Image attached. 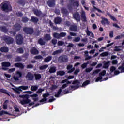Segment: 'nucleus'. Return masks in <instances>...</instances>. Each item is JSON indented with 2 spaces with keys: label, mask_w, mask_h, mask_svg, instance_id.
I'll return each mask as SVG.
<instances>
[{
  "label": "nucleus",
  "mask_w": 124,
  "mask_h": 124,
  "mask_svg": "<svg viewBox=\"0 0 124 124\" xmlns=\"http://www.w3.org/2000/svg\"><path fill=\"white\" fill-rule=\"evenodd\" d=\"M20 97L21 98H23V99L20 100V103L21 105H24V107H26V104H28L31 102V100L29 99L30 96L28 94L20 95Z\"/></svg>",
  "instance_id": "nucleus-1"
},
{
  "label": "nucleus",
  "mask_w": 124,
  "mask_h": 124,
  "mask_svg": "<svg viewBox=\"0 0 124 124\" xmlns=\"http://www.w3.org/2000/svg\"><path fill=\"white\" fill-rule=\"evenodd\" d=\"M1 9L3 11H11L12 10L11 6L7 2H3L1 4Z\"/></svg>",
  "instance_id": "nucleus-2"
},
{
  "label": "nucleus",
  "mask_w": 124,
  "mask_h": 124,
  "mask_svg": "<svg viewBox=\"0 0 124 124\" xmlns=\"http://www.w3.org/2000/svg\"><path fill=\"white\" fill-rule=\"evenodd\" d=\"M23 31L27 34L32 35L34 31L32 27H24L23 28Z\"/></svg>",
  "instance_id": "nucleus-3"
},
{
  "label": "nucleus",
  "mask_w": 124,
  "mask_h": 124,
  "mask_svg": "<svg viewBox=\"0 0 124 124\" xmlns=\"http://www.w3.org/2000/svg\"><path fill=\"white\" fill-rule=\"evenodd\" d=\"M2 39L8 45L12 44L14 42V39L11 37H9L8 36H3Z\"/></svg>",
  "instance_id": "nucleus-4"
},
{
  "label": "nucleus",
  "mask_w": 124,
  "mask_h": 124,
  "mask_svg": "<svg viewBox=\"0 0 124 124\" xmlns=\"http://www.w3.org/2000/svg\"><path fill=\"white\" fill-rule=\"evenodd\" d=\"M74 0H70V5H68V9L71 10L72 9V7L71 6L73 7H76L77 8L79 7V1H74Z\"/></svg>",
  "instance_id": "nucleus-5"
},
{
  "label": "nucleus",
  "mask_w": 124,
  "mask_h": 124,
  "mask_svg": "<svg viewBox=\"0 0 124 124\" xmlns=\"http://www.w3.org/2000/svg\"><path fill=\"white\" fill-rule=\"evenodd\" d=\"M58 61L61 63L67 62L68 61V58L66 55H61L59 57Z\"/></svg>",
  "instance_id": "nucleus-6"
},
{
  "label": "nucleus",
  "mask_w": 124,
  "mask_h": 124,
  "mask_svg": "<svg viewBox=\"0 0 124 124\" xmlns=\"http://www.w3.org/2000/svg\"><path fill=\"white\" fill-rule=\"evenodd\" d=\"M16 42L18 45H22L23 42V37L20 34H17L16 36Z\"/></svg>",
  "instance_id": "nucleus-7"
},
{
  "label": "nucleus",
  "mask_w": 124,
  "mask_h": 124,
  "mask_svg": "<svg viewBox=\"0 0 124 124\" xmlns=\"http://www.w3.org/2000/svg\"><path fill=\"white\" fill-rule=\"evenodd\" d=\"M73 17L74 20H76L78 22H80L81 18L79 13L78 12H76L73 14Z\"/></svg>",
  "instance_id": "nucleus-8"
},
{
  "label": "nucleus",
  "mask_w": 124,
  "mask_h": 124,
  "mask_svg": "<svg viewBox=\"0 0 124 124\" xmlns=\"http://www.w3.org/2000/svg\"><path fill=\"white\" fill-rule=\"evenodd\" d=\"M101 19L102 20L100 21L101 24H102L103 25H109L110 24V22L108 20V19L103 17H101Z\"/></svg>",
  "instance_id": "nucleus-9"
},
{
  "label": "nucleus",
  "mask_w": 124,
  "mask_h": 124,
  "mask_svg": "<svg viewBox=\"0 0 124 124\" xmlns=\"http://www.w3.org/2000/svg\"><path fill=\"white\" fill-rule=\"evenodd\" d=\"M10 66L11 63H10L9 62H6L2 63V66L3 67L2 69L4 70H7L8 68L6 67H9Z\"/></svg>",
  "instance_id": "nucleus-10"
},
{
  "label": "nucleus",
  "mask_w": 124,
  "mask_h": 124,
  "mask_svg": "<svg viewBox=\"0 0 124 124\" xmlns=\"http://www.w3.org/2000/svg\"><path fill=\"white\" fill-rule=\"evenodd\" d=\"M30 52L31 54L34 55H36L39 54V51L35 47H32L31 48V50H30Z\"/></svg>",
  "instance_id": "nucleus-11"
},
{
  "label": "nucleus",
  "mask_w": 124,
  "mask_h": 124,
  "mask_svg": "<svg viewBox=\"0 0 124 124\" xmlns=\"http://www.w3.org/2000/svg\"><path fill=\"white\" fill-rule=\"evenodd\" d=\"M14 67L17 68H20L21 69H23L24 68H25V66L24 65V64L20 62L15 63Z\"/></svg>",
  "instance_id": "nucleus-12"
},
{
  "label": "nucleus",
  "mask_w": 124,
  "mask_h": 124,
  "mask_svg": "<svg viewBox=\"0 0 124 124\" xmlns=\"http://www.w3.org/2000/svg\"><path fill=\"white\" fill-rule=\"evenodd\" d=\"M26 78L28 79L29 81H32L34 78V75L33 74L28 72L26 76Z\"/></svg>",
  "instance_id": "nucleus-13"
},
{
  "label": "nucleus",
  "mask_w": 124,
  "mask_h": 124,
  "mask_svg": "<svg viewBox=\"0 0 124 124\" xmlns=\"http://www.w3.org/2000/svg\"><path fill=\"white\" fill-rule=\"evenodd\" d=\"M70 31L77 32L78 31V27L75 25H72L69 27Z\"/></svg>",
  "instance_id": "nucleus-14"
},
{
  "label": "nucleus",
  "mask_w": 124,
  "mask_h": 124,
  "mask_svg": "<svg viewBox=\"0 0 124 124\" xmlns=\"http://www.w3.org/2000/svg\"><path fill=\"white\" fill-rule=\"evenodd\" d=\"M14 28L15 31H19L21 29L22 26L20 24L16 23L14 25Z\"/></svg>",
  "instance_id": "nucleus-15"
},
{
  "label": "nucleus",
  "mask_w": 124,
  "mask_h": 124,
  "mask_svg": "<svg viewBox=\"0 0 124 124\" xmlns=\"http://www.w3.org/2000/svg\"><path fill=\"white\" fill-rule=\"evenodd\" d=\"M81 20H82L83 22H87V17L86 16V13L85 11H82L81 13Z\"/></svg>",
  "instance_id": "nucleus-16"
},
{
  "label": "nucleus",
  "mask_w": 124,
  "mask_h": 124,
  "mask_svg": "<svg viewBox=\"0 0 124 124\" xmlns=\"http://www.w3.org/2000/svg\"><path fill=\"white\" fill-rule=\"evenodd\" d=\"M72 67H73V65H71V64H69L68 66H67L66 69H67V70H68V73H71L73 71H74L75 68H72Z\"/></svg>",
  "instance_id": "nucleus-17"
},
{
  "label": "nucleus",
  "mask_w": 124,
  "mask_h": 124,
  "mask_svg": "<svg viewBox=\"0 0 124 124\" xmlns=\"http://www.w3.org/2000/svg\"><path fill=\"white\" fill-rule=\"evenodd\" d=\"M0 51L2 53H7L9 51V49L7 46H1L0 49Z\"/></svg>",
  "instance_id": "nucleus-18"
},
{
  "label": "nucleus",
  "mask_w": 124,
  "mask_h": 124,
  "mask_svg": "<svg viewBox=\"0 0 124 124\" xmlns=\"http://www.w3.org/2000/svg\"><path fill=\"white\" fill-rule=\"evenodd\" d=\"M62 21V20L60 17H55L54 19V23L55 24H60Z\"/></svg>",
  "instance_id": "nucleus-19"
},
{
  "label": "nucleus",
  "mask_w": 124,
  "mask_h": 124,
  "mask_svg": "<svg viewBox=\"0 0 124 124\" xmlns=\"http://www.w3.org/2000/svg\"><path fill=\"white\" fill-rule=\"evenodd\" d=\"M47 5L48 6L50 7H52L53 6H55V1L53 0H49L47 1Z\"/></svg>",
  "instance_id": "nucleus-20"
},
{
  "label": "nucleus",
  "mask_w": 124,
  "mask_h": 124,
  "mask_svg": "<svg viewBox=\"0 0 124 124\" xmlns=\"http://www.w3.org/2000/svg\"><path fill=\"white\" fill-rule=\"evenodd\" d=\"M57 69L56 67L55 66H53V67H50V69L49 70V72L50 74H53L56 72Z\"/></svg>",
  "instance_id": "nucleus-21"
},
{
  "label": "nucleus",
  "mask_w": 124,
  "mask_h": 124,
  "mask_svg": "<svg viewBox=\"0 0 124 124\" xmlns=\"http://www.w3.org/2000/svg\"><path fill=\"white\" fill-rule=\"evenodd\" d=\"M110 61H107L106 62L104 63L103 68L105 69H108L110 65Z\"/></svg>",
  "instance_id": "nucleus-22"
},
{
  "label": "nucleus",
  "mask_w": 124,
  "mask_h": 124,
  "mask_svg": "<svg viewBox=\"0 0 124 124\" xmlns=\"http://www.w3.org/2000/svg\"><path fill=\"white\" fill-rule=\"evenodd\" d=\"M34 77H35V79L36 80H39V79H40L41 78V75L39 73H35L34 74Z\"/></svg>",
  "instance_id": "nucleus-23"
},
{
  "label": "nucleus",
  "mask_w": 124,
  "mask_h": 124,
  "mask_svg": "<svg viewBox=\"0 0 124 124\" xmlns=\"http://www.w3.org/2000/svg\"><path fill=\"white\" fill-rule=\"evenodd\" d=\"M1 31L4 33H7L8 32V30L5 26H2L0 27Z\"/></svg>",
  "instance_id": "nucleus-24"
},
{
  "label": "nucleus",
  "mask_w": 124,
  "mask_h": 124,
  "mask_svg": "<svg viewBox=\"0 0 124 124\" xmlns=\"http://www.w3.org/2000/svg\"><path fill=\"white\" fill-rule=\"evenodd\" d=\"M0 92L5 94H7L8 96H10V94L9 93L8 91L6 89H0Z\"/></svg>",
  "instance_id": "nucleus-25"
},
{
  "label": "nucleus",
  "mask_w": 124,
  "mask_h": 124,
  "mask_svg": "<svg viewBox=\"0 0 124 124\" xmlns=\"http://www.w3.org/2000/svg\"><path fill=\"white\" fill-rule=\"evenodd\" d=\"M86 32L87 33V35L88 36H91L92 38H94V34H93V32H92L91 31H90L87 28V30L86 31Z\"/></svg>",
  "instance_id": "nucleus-26"
},
{
  "label": "nucleus",
  "mask_w": 124,
  "mask_h": 124,
  "mask_svg": "<svg viewBox=\"0 0 124 124\" xmlns=\"http://www.w3.org/2000/svg\"><path fill=\"white\" fill-rule=\"evenodd\" d=\"M52 59V57L51 56H49L46 57V58H44V62H49Z\"/></svg>",
  "instance_id": "nucleus-27"
},
{
  "label": "nucleus",
  "mask_w": 124,
  "mask_h": 124,
  "mask_svg": "<svg viewBox=\"0 0 124 124\" xmlns=\"http://www.w3.org/2000/svg\"><path fill=\"white\" fill-rule=\"evenodd\" d=\"M44 39L46 41H48L51 39V37L50 36V34H46L44 36Z\"/></svg>",
  "instance_id": "nucleus-28"
},
{
  "label": "nucleus",
  "mask_w": 124,
  "mask_h": 124,
  "mask_svg": "<svg viewBox=\"0 0 124 124\" xmlns=\"http://www.w3.org/2000/svg\"><path fill=\"white\" fill-rule=\"evenodd\" d=\"M38 42L41 46H44L46 44V42L43 41V39L41 38L39 39Z\"/></svg>",
  "instance_id": "nucleus-29"
},
{
  "label": "nucleus",
  "mask_w": 124,
  "mask_h": 124,
  "mask_svg": "<svg viewBox=\"0 0 124 124\" xmlns=\"http://www.w3.org/2000/svg\"><path fill=\"white\" fill-rule=\"evenodd\" d=\"M31 21L32 22L35 23H37L38 22V21H39L38 18L37 17H35L34 16L31 17Z\"/></svg>",
  "instance_id": "nucleus-30"
},
{
  "label": "nucleus",
  "mask_w": 124,
  "mask_h": 124,
  "mask_svg": "<svg viewBox=\"0 0 124 124\" xmlns=\"http://www.w3.org/2000/svg\"><path fill=\"white\" fill-rule=\"evenodd\" d=\"M62 49H59V50H55L52 53V55L53 56H55V55H58L59 54H60L61 53H62Z\"/></svg>",
  "instance_id": "nucleus-31"
},
{
  "label": "nucleus",
  "mask_w": 124,
  "mask_h": 124,
  "mask_svg": "<svg viewBox=\"0 0 124 124\" xmlns=\"http://www.w3.org/2000/svg\"><path fill=\"white\" fill-rule=\"evenodd\" d=\"M93 8H92V11L93 12H95V10L98 11V12L100 13H103V11H101L100 9L99 8H97L96 7H95L94 6H93Z\"/></svg>",
  "instance_id": "nucleus-32"
},
{
  "label": "nucleus",
  "mask_w": 124,
  "mask_h": 124,
  "mask_svg": "<svg viewBox=\"0 0 124 124\" xmlns=\"http://www.w3.org/2000/svg\"><path fill=\"white\" fill-rule=\"evenodd\" d=\"M62 91V89L61 88L58 90L57 92V93H55L54 96L56 98H59L60 96V95L61 93V92Z\"/></svg>",
  "instance_id": "nucleus-33"
},
{
  "label": "nucleus",
  "mask_w": 124,
  "mask_h": 124,
  "mask_svg": "<svg viewBox=\"0 0 124 124\" xmlns=\"http://www.w3.org/2000/svg\"><path fill=\"white\" fill-rule=\"evenodd\" d=\"M33 12L34 14L38 16H40L42 14L41 12L38 11V9L34 10Z\"/></svg>",
  "instance_id": "nucleus-34"
},
{
  "label": "nucleus",
  "mask_w": 124,
  "mask_h": 124,
  "mask_svg": "<svg viewBox=\"0 0 124 124\" xmlns=\"http://www.w3.org/2000/svg\"><path fill=\"white\" fill-rule=\"evenodd\" d=\"M16 52L19 54H23L24 53L23 47L18 48L16 50Z\"/></svg>",
  "instance_id": "nucleus-35"
},
{
  "label": "nucleus",
  "mask_w": 124,
  "mask_h": 124,
  "mask_svg": "<svg viewBox=\"0 0 124 124\" xmlns=\"http://www.w3.org/2000/svg\"><path fill=\"white\" fill-rule=\"evenodd\" d=\"M65 73L64 71L63 70H61V71H59L57 72V75H59L61 76H62L63 75H65Z\"/></svg>",
  "instance_id": "nucleus-36"
},
{
  "label": "nucleus",
  "mask_w": 124,
  "mask_h": 124,
  "mask_svg": "<svg viewBox=\"0 0 124 124\" xmlns=\"http://www.w3.org/2000/svg\"><path fill=\"white\" fill-rule=\"evenodd\" d=\"M38 89V86H31V90L32 91L35 92Z\"/></svg>",
  "instance_id": "nucleus-37"
},
{
  "label": "nucleus",
  "mask_w": 124,
  "mask_h": 124,
  "mask_svg": "<svg viewBox=\"0 0 124 124\" xmlns=\"http://www.w3.org/2000/svg\"><path fill=\"white\" fill-rule=\"evenodd\" d=\"M9 101L8 100H6L4 101V104H3L2 108L4 109H7V103H8Z\"/></svg>",
  "instance_id": "nucleus-38"
},
{
  "label": "nucleus",
  "mask_w": 124,
  "mask_h": 124,
  "mask_svg": "<svg viewBox=\"0 0 124 124\" xmlns=\"http://www.w3.org/2000/svg\"><path fill=\"white\" fill-rule=\"evenodd\" d=\"M53 36L55 38H56L57 39H60L61 38L60 34L56 32H55L53 34Z\"/></svg>",
  "instance_id": "nucleus-39"
},
{
  "label": "nucleus",
  "mask_w": 124,
  "mask_h": 124,
  "mask_svg": "<svg viewBox=\"0 0 124 124\" xmlns=\"http://www.w3.org/2000/svg\"><path fill=\"white\" fill-rule=\"evenodd\" d=\"M121 46H115L114 51L115 52H120L121 50L120 47H121Z\"/></svg>",
  "instance_id": "nucleus-40"
},
{
  "label": "nucleus",
  "mask_w": 124,
  "mask_h": 124,
  "mask_svg": "<svg viewBox=\"0 0 124 124\" xmlns=\"http://www.w3.org/2000/svg\"><path fill=\"white\" fill-rule=\"evenodd\" d=\"M22 61V58L20 56H17L16 58V59H15V62H20Z\"/></svg>",
  "instance_id": "nucleus-41"
},
{
  "label": "nucleus",
  "mask_w": 124,
  "mask_h": 124,
  "mask_svg": "<svg viewBox=\"0 0 124 124\" xmlns=\"http://www.w3.org/2000/svg\"><path fill=\"white\" fill-rule=\"evenodd\" d=\"M108 15L110 17L111 20L114 21H117V19L116 17H114L112 15H110L109 13H108Z\"/></svg>",
  "instance_id": "nucleus-42"
},
{
  "label": "nucleus",
  "mask_w": 124,
  "mask_h": 124,
  "mask_svg": "<svg viewBox=\"0 0 124 124\" xmlns=\"http://www.w3.org/2000/svg\"><path fill=\"white\" fill-rule=\"evenodd\" d=\"M61 11L63 14L66 15L68 13V11L66 8H62L61 9Z\"/></svg>",
  "instance_id": "nucleus-43"
},
{
  "label": "nucleus",
  "mask_w": 124,
  "mask_h": 124,
  "mask_svg": "<svg viewBox=\"0 0 124 124\" xmlns=\"http://www.w3.org/2000/svg\"><path fill=\"white\" fill-rule=\"evenodd\" d=\"M90 84V81L89 80H87L84 82L83 83L82 87H85L87 85H89Z\"/></svg>",
  "instance_id": "nucleus-44"
},
{
  "label": "nucleus",
  "mask_w": 124,
  "mask_h": 124,
  "mask_svg": "<svg viewBox=\"0 0 124 124\" xmlns=\"http://www.w3.org/2000/svg\"><path fill=\"white\" fill-rule=\"evenodd\" d=\"M20 90H26L29 89L28 86H19V88Z\"/></svg>",
  "instance_id": "nucleus-45"
},
{
  "label": "nucleus",
  "mask_w": 124,
  "mask_h": 124,
  "mask_svg": "<svg viewBox=\"0 0 124 124\" xmlns=\"http://www.w3.org/2000/svg\"><path fill=\"white\" fill-rule=\"evenodd\" d=\"M106 74V71L105 70H103L102 72L99 73V76L102 77L103 76H104Z\"/></svg>",
  "instance_id": "nucleus-46"
},
{
  "label": "nucleus",
  "mask_w": 124,
  "mask_h": 124,
  "mask_svg": "<svg viewBox=\"0 0 124 124\" xmlns=\"http://www.w3.org/2000/svg\"><path fill=\"white\" fill-rule=\"evenodd\" d=\"M22 21L23 23H27L29 21V18L27 17H23Z\"/></svg>",
  "instance_id": "nucleus-47"
},
{
  "label": "nucleus",
  "mask_w": 124,
  "mask_h": 124,
  "mask_svg": "<svg viewBox=\"0 0 124 124\" xmlns=\"http://www.w3.org/2000/svg\"><path fill=\"white\" fill-rule=\"evenodd\" d=\"M108 55H109L108 52H104L100 54V56L104 57L108 56Z\"/></svg>",
  "instance_id": "nucleus-48"
},
{
  "label": "nucleus",
  "mask_w": 124,
  "mask_h": 124,
  "mask_svg": "<svg viewBox=\"0 0 124 124\" xmlns=\"http://www.w3.org/2000/svg\"><path fill=\"white\" fill-rule=\"evenodd\" d=\"M116 70V67L113 66L110 67V74H112L113 72H115Z\"/></svg>",
  "instance_id": "nucleus-49"
},
{
  "label": "nucleus",
  "mask_w": 124,
  "mask_h": 124,
  "mask_svg": "<svg viewBox=\"0 0 124 124\" xmlns=\"http://www.w3.org/2000/svg\"><path fill=\"white\" fill-rule=\"evenodd\" d=\"M79 88V84H77L76 86H70V89H74V90L78 89Z\"/></svg>",
  "instance_id": "nucleus-50"
},
{
  "label": "nucleus",
  "mask_w": 124,
  "mask_h": 124,
  "mask_svg": "<svg viewBox=\"0 0 124 124\" xmlns=\"http://www.w3.org/2000/svg\"><path fill=\"white\" fill-rule=\"evenodd\" d=\"M48 65H44L39 67V69L40 70H43L46 69V68H48Z\"/></svg>",
  "instance_id": "nucleus-51"
},
{
  "label": "nucleus",
  "mask_w": 124,
  "mask_h": 124,
  "mask_svg": "<svg viewBox=\"0 0 124 124\" xmlns=\"http://www.w3.org/2000/svg\"><path fill=\"white\" fill-rule=\"evenodd\" d=\"M49 95L50 94L49 93H45L43 94L42 97L43 98L47 99V98H48Z\"/></svg>",
  "instance_id": "nucleus-52"
},
{
  "label": "nucleus",
  "mask_w": 124,
  "mask_h": 124,
  "mask_svg": "<svg viewBox=\"0 0 124 124\" xmlns=\"http://www.w3.org/2000/svg\"><path fill=\"white\" fill-rule=\"evenodd\" d=\"M17 77L21 78L22 77L23 74L21 72L17 71L16 74Z\"/></svg>",
  "instance_id": "nucleus-53"
},
{
  "label": "nucleus",
  "mask_w": 124,
  "mask_h": 124,
  "mask_svg": "<svg viewBox=\"0 0 124 124\" xmlns=\"http://www.w3.org/2000/svg\"><path fill=\"white\" fill-rule=\"evenodd\" d=\"M47 100H48V99H46V98H43V99L39 100V102L43 103L42 104H44L46 103V101H47Z\"/></svg>",
  "instance_id": "nucleus-54"
},
{
  "label": "nucleus",
  "mask_w": 124,
  "mask_h": 124,
  "mask_svg": "<svg viewBox=\"0 0 124 124\" xmlns=\"http://www.w3.org/2000/svg\"><path fill=\"white\" fill-rule=\"evenodd\" d=\"M102 78H103L102 77H100V76L96 78V79L95 80V82H102Z\"/></svg>",
  "instance_id": "nucleus-55"
},
{
  "label": "nucleus",
  "mask_w": 124,
  "mask_h": 124,
  "mask_svg": "<svg viewBox=\"0 0 124 124\" xmlns=\"http://www.w3.org/2000/svg\"><path fill=\"white\" fill-rule=\"evenodd\" d=\"M16 15L18 16V17H22L23 16V14L22 12H17L16 13Z\"/></svg>",
  "instance_id": "nucleus-56"
},
{
  "label": "nucleus",
  "mask_w": 124,
  "mask_h": 124,
  "mask_svg": "<svg viewBox=\"0 0 124 124\" xmlns=\"http://www.w3.org/2000/svg\"><path fill=\"white\" fill-rule=\"evenodd\" d=\"M56 100V99L54 98V97L52 96H51L50 97V99H49V101H48V103H51V102H53L54 101H55Z\"/></svg>",
  "instance_id": "nucleus-57"
},
{
  "label": "nucleus",
  "mask_w": 124,
  "mask_h": 124,
  "mask_svg": "<svg viewBox=\"0 0 124 124\" xmlns=\"http://www.w3.org/2000/svg\"><path fill=\"white\" fill-rule=\"evenodd\" d=\"M118 69L119 70H121V71H120L121 73H124V67L122 65L119 67Z\"/></svg>",
  "instance_id": "nucleus-58"
},
{
  "label": "nucleus",
  "mask_w": 124,
  "mask_h": 124,
  "mask_svg": "<svg viewBox=\"0 0 124 124\" xmlns=\"http://www.w3.org/2000/svg\"><path fill=\"white\" fill-rule=\"evenodd\" d=\"M64 43L62 41H59L58 42V46H62Z\"/></svg>",
  "instance_id": "nucleus-59"
},
{
  "label": "nucleus",
  "mask_w": 124,
  "mask_h": 124,
  "mask_svg": "<svg viewBox=\"0 0 124 124\" xmlns=\"http://www.w3.org/2000/svg\"><path fill=\"white\" fill-rule=\"evenodd\" d=\"M34 59L35 60H38V59L42 60L43 59V57L41 55H38V56H35L34 57Z\"/></svg>",
  "instance_id": "nucleus-60"
},
{
  "label": "nucleus",
  "mask_w": 124,
  "mask_h": 124,
  "mask_svg": "<svg viewBox=\"0 0 124 124\" xmlns=\"http://www.w3.org/2000/svg\"><path fill=\"white\" fill-rule=\"evenodd\" d=\"M9 32L11 35H12L13 36H15L16 35V31H9Z\"/></svg>",
  "instance_id": "nucleus-61"
},
{
  "label": "nucleus",
  "mask_w": 124,
  "mask_h": 124,
  "mask_svg": "<svg viewBox=\"0 0 124 124\" xmlns=\"http://www.w3.org/2000/svg\"><path fill=\"white\" fill-rule=\"evenodd\" d=\"M44 91V89H39L38 91H36V93L37 94H40L42 93V92Z\"/></svg>",
  "instance_id": "nucleus-62"
},
{
  "label": "nucleus",
  "mask_w": 124,
  "mask_h": 124,
  "mask_svg": "<svg viewBox=\"0 0 124 124\" xmlns=\"http://www.w3.org/2000/svg\"><path fill=\"white\" fill-rule=\"evenodd\" d=\"M60 37H61H61H65V36H66L67 33H65V32H61V33L60 34Z\"/></svg>",
  "instance_id": "nucleus-63"
},
{
  "label": "nucleus",
  "mask_w": 124,
  "mask_h": 124,
  "mask_svg": "<svg viewBox=\"0 0 124 124\" xmlns=\"http://www.w3.org/2000/svg\"><path fill=\"white\" fill-rule=\"evenodd\" d=\"M34 68V66L32 64H29L27 66V69H32Z\"/></svg>",
  "instance_id": "nucleus-64"
}]
</instances>
